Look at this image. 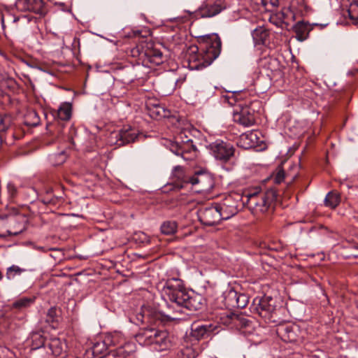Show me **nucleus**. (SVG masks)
Returning <instances> with one entry per match:
<instances>
[{
  "instance_id": "a878e982",
  "label": "nucleus",
  "mask_w": 358,
  "mask_h": 358,
  "mask_svg": "<svg viewBox=\"0 0 358 358\" xmlns=\"http://www.w3.org/2000/svg\"><path fill=\"white\" fill-rule=\"evenodd\" d=\"M34 297H22L15 301L12 305V307L13 308L21 310L32 305L34 302Z\"/></svg>"
},
{
  "instance_id": "aec40b11",
  "label": "nucleus",
  "mask_w": 358,
  "mask_h": 358,
  "mask_svg": "<svg viewBox=\"0 0 358 358\" xmlns=\"http://www.w3.org/2000/svg\"><path fill=\"white\" fill-rule=\"evenodd\" d=\"M215 329V327L211 324H194L192 326L191 335L196 340H200L205 338L209 334L212 333Z\"/></svg>"
},
{
  "instance_id": "f8f14e48",
  "label": "nucleus",
  "mask_w": 358,
  "mask_h": 358,
  "mask_svg": "<svg viewBox=\"0 0 358 358\" xmlns=\"http://www.w3.org/2000/svg\"><path fill=\"white\" fill-rule=\"evenodd\" d=\"M227 7L226 3L222 0H217L213 3H203L196 15L201 17H212L221 13Z\"/></svg>"
},
{
  "instance_id": "9d476101",
  "label": "nucleus",
  "mask_w": 358,
  "mask_h": 358,
  "mask_svg": "<svg viewBox=\"0 0 358 358\" xmlns=\"http://www.w3.org/2000/svg\"><path fill=\"white\" fill-rule=\"evenodd\" d=\"M233 120L245 127H251L255 124V111L248 106L237 108L234 112Z\"/></svg>"
},
{
  "instance_id": "f3484780",
  "label": "nucleus",
  "mask_w": 358,
  "mask_h": 358,
  "mask_svg": "<svg viewBox=\"0 0 358 358\" xmlns=\"http://www.w3.org/2000/svg\"><path fill=\"white\" fill-rule=\"evenodd\" d=\"M186 299L184 309L194 311L201 309L203 306L204 299L201 294L188 292Z\"/></svg>"
},
{
  "instance_id": "72a5a7b5",
  "label": "nucleus",
  "mask_w": 358,
  "mask_h": 358,
  "mask_svg": "<svg viewBox=\"0 0 358 358\" xmlns=\"http://www.w3.org/2000/svg\"><path fill=\"white\" fill-rule=\"evenodd\" d=\"M263 6L267 10H271L278 6V0H260V2Z\"/></svg>"
},
{
  "instance_id": "393cba45",
  "label": "nucleus",
  "mask_w": 358,
  "mask_h": 358,
  "mask_svg": "<svg viewBox=\"0 0 358 358\" xmlns=\"http://www.w3.org/2000/svg\"><path fill=\"white\" fill-rule=\"evenodd\" d=\"M252 36L256 43L265 44L268 37V32L266 29L259 27L255 29Z\"/></svg>"
},
{
  "instance_id": "79ce46f5",
  "label": "nucleus",
  "mask_w": 358,
  "mask_h": 358,
  "mask_svg": "<svg viewBox=\"0 0 358 358\" xmlns=\"http://www.w3.org/2000/svg\"><path fill=\"white\" fill-rule=\"evenodd\" d=\"M17 20H19V17H15V18L13 19V22H17Z\"/></svg>"
},
{
  "instance_id": "20e7f679",
  "label": "nucleus",
  "mask_w": 358,
  "mask_h": 358,
  "mask_svg": "<svg viewBox=\"0 0 358 358\" xmlns=\"http://www.w3.org/2000/svg\"><path fill=\"white\" fill-rule=\"evenodd\" d=\"M169 150L184 160H192L196 157V148L193 144L191 132L187 129L180 131L176 136L175 141H169Z\"/></svg>"
},
{
  "instance_id": "b1692460",
  "label": "nucleus",
  "mask_w": 358,
  "mask_h": 358,
  "mask_svg": "<svg viewBox=\"0 0 358 358\" xmlns=\"http://www.w3.org/2000/svg\"><path fill=\"white\" fill-rule=\"evenodd\" d=\"M229 296L234 299L236 301L235 304H233V306H236L240 308H245L249 302V298L246 294H238L234 290H230L229 292Z\"/></svg>"
},
{
  "instance_id": "2f4dec72",
  "label": "nucleus",
  "mask_w": 358,
  "mask_h": 358,
  "mask_svg": "<svg viewBox=\"0 0 358 358\" xmlns=\"http://www.w3.org/2000/svg\"><path fill=\"white\" fill-rule=\"evenodd\" d=\"M92 350L94 356L103 355L107 350L106 344L103 341L96 342L93 345Z\"/></svg>"
},
{
  "instance_id": "58836bf2",
  "label": "nucleus",
  "mask_w": 358,
  "mask_h": 358,
  "mask_svg": "<svg viewBox=\"0 0 358 358\" xmlns=\"http://www.w3.org/2000/svg\"><path fill=\"white\" fill-rule=\"evenodd\" d=\"M353 5H351V8L348 11V15L350 17V19L352 20V23L355 25L358 24V18L356 17L352 16V7Z\"/></svg>"
},
{
  "instance_id": "f03ea898",
  "label": "nucleus",
  "mask_w": 358,
  "mask_h": 358,
  "mask_svg": "<svg viewBox=\"0 0 358 358\" xmlns=\"http://www.w3.org/2000/svg\"><path fill=\"white\" fill-rule=\"evenodd\" d=\"M221 40L217 34L208 35L203 39V42L200 43L201 51L200 53L201 59H192L196 61L198 59L199 62L195 64H190L192 69H201L205 68L210 64L217 58L221 52Z\"/></svg>"
},
{
  "instance_id": "dca6fc26",
  "label": "nucleus",
  "mask_w": 358,
  "mask_h": 358,
  "mask_svg": "<svg viewBox=\"0 0 358 358\" xmlns=\"http://www.w3.org/2000/svg\"><path fill=\"white\" fill-rule=\"evenodd\" d=\"M320 26L321 29L324 28L327 24H310L303 21L298 22L294 26V31L296 33V38L299 41H303L308 37L309 32L312 30L313 26Z\"/></svg>"
},
{
  "instance_id": "4c0bfd02",
  "label": "nucleus",
  "mask_w": 358,
  "mask_h": 358,
  "mask_svg": "<svg viewBox=\"0 0 358 358\" xmlns=\"http://www.w3.org/2000/svg\"><path fill=\"white\" fill-rule=\"evenodd\" d=\"M47 315H48V317H49L50 320H52L56 315L55 308H53V307L50 308L47 313Z\"/></svg>"
},
{
  "instance_id": "a19ab883",
  "label": "nucleus",
  "mask_w": 358,
  "mask_h": 358,
  "mask_svg": "<svg viewBox=\"0 0 358 358\" xmlns=\"http://www.w3.org/2000/svg\"><path fill=\"white\" fill-rule=\"evenodd\" d=\"M250 138H252V137H253V136H255V137H256V136H257V135H256V134H255V133H250Z\"/></svg>"
},
{
  "instance_id": "c756f323",
  "label": "nucleus",
  "mask_w": 358,
  "mask_h": 358,
  "mask_svg": "<svg viewBox=\"0 0 358 358\" xmlns=\"http://www.w3.org/2000/svg\"><path fill=\"white\" fill-rule=\"evenodd\" d=\"M177 229V223L175 221H166L161 225V231L166 235L174 234Z\"/></svg>"
},
{
  "instance_id": "ea45409f",
  "label": "nucleus",
  "mask_w": 358,
  "mask_h": 358,
  "mask_svg": "<svg viewBox=\"0 0 358 358\" xmlns=\"http://www.w3.org/2000/svg\"><path fill=\"white\" fill-rule=\"evenodd\" d=\"M341 188L342 190H343L345 188H347V189L351 188V186L349 185L348 182H343L341 183Z\"/></svg>"
},
{
  "instance_id": "423d86ee",
  "label": "nucleus",
  "mask_w": 358,
  "mask_h": 358,
  "mask_svg": "<svg viewBox=\"0 0 358 358\" xmlns=\"http://www.w3.org/2000/svg\"><path fill=\"white\" fill-rule=\"evenodd\" d=\"M245 204L243 196L233 193L227 196L220 203L217 204L223 220H228L238 212L239 208Z\"/></svg>"
},
{
  "instance_id": "5701e85b",
  "label": "nucleus",
  "mask_w": 358,
  "mask_h": 358,
  "mask_svg": "<svg viewBox=\"0 0 358 358\" xmlns=\"http://www.w3.org/2000/svg\"><path fill=\"white\" fill-rule=\"evenodd\" d=\"M45 341L41 332H33L31 334L27 340L28 343L31 345V350H37L41 347L45 346Z\"/></svg>"
},
{
  "instance_id": "6ab92c4d",
  "label": "nucleus",
  "mask_w": 358,
  "mask_h": 358,
  "mask_svg": "<svg viewBox=\"0 0 358 358\" xmlns=\"http://www.w3.org/2000/svg\"><path fill=\"white\" fill-rule=\"evenodd\" d=\"M171 346V341L169 334L164 330H159L156 337L153 348L157 351H163L169 349Z\"/></svg>"
},
{
  "instance_id": "1a4fd4ad",
  "label": "nucleus",
  "mask_w": 358,
  "mask_h": 358,
  "mask_svg": "<svg viewBox=\"0 0 358 358\" xmlns=\"http://www.w3.org/2000/svg\"><path fill=\"white\" fill-rule=\"evenodd\" d=\"M199 220L206 226H213L220 223L223 220L218 209L215 206L203 207L197 211Z\"/></svg>"
},
{
  "instance_id": "473e14b6",
  "label": "nucleus",
  "mask_w": 358,
  "mask_h": 358,
  "mask_svg": "<svg viewBox=\"0 0 358 358\" xmlns=\"http://www.w3.org/2000/svg\"><path fill=\"white\" fill-rule=\"evenodd\" d=\"M24 271H25V269L21 268L18 266L13 265L8 268L6 272V277L9 280L13 279L15 275H20Z\"/></svg>"
},
{
  "instance_id": "cd10ccee",
  "label": "nucleus",
  "mask_w": 358,
  "mask_h": 358,
  "mask_svg": "<svg viewBox=\"0 0 358 358\" xmlns=\"http://www.w3.org/2000/svg\"><path fill=\"white\" fill-rule=\"evenodd\" d=\"M12 122L11 117L8 115L0 114V140L5 141L2 133L5 132L10 126Z\"/></svg>"
},
{
  "instance_id": "37998d69",
  "label": "nucleus",
  "mask_w": 358,
  "mask_h": 358,
  "mask_svg": "<svg viewBox=\"0 0 358 358\" xmlns=\"http://www.w3.org/2000/svg\"><path fill=\"white\" fill-rule=\"evenodd\" d=\"M4 21L2 20V25L3 26Z\"/></svg>"
},
{
  "instance_id": "9b49d317",
  "label": "nucleus",
  "mask_w": 358,
  "mask_h": 358,
  "mask_svg": "<svg viewBox=\"0 0 358 358\" xmlns=\"http://www.w3.org/2000/svg\"><path fill=\"white\" fill-rule=\"evenodd\" d=\"M271 301L272 299L269 296L256 297L252 301L251 309L261 317H266L274 310Z\"/></svg>"
},
{
  "instance_id": "4be33fe9",
  "label": "nucleus",
  "mask_w": 358,
  "mask_h": 358,
  "mask_svg": "<svg viewBox=\"0 0 358 358\" xmlns=\"http://www.w3.org/2000/svg\"><path fill=\"white\" fill-rule=\"evenodd\" d=\"M47 346L55 356L62 355L66 348V343L57 337L50 338Z\"/></svg>"
},
{
  "instance_id": "6e6552de",
  "label": "nucleus",
  "mask_w": 358,
  "mask_h": 358,
  "mask_svg": "<svg viewBox=\"0 0 358 358\" xmlns=\"http://www.w3.org/2000/svg\"><path fill=\"white\" fill-rule=\"evenodd\" d=\"M138 134L136 129L130 126H126L119 131L111 132L108 136V143L111 145L122 146L134 142Z\"/></svg>"
},
{
  "instance_id": "39448f33",
  "label": "nucleus",
  "mask_w": 358,
  "mask_h": 358,
  "mask_svg": "<svg viewBox=\"0 0 358 358\" xmlns=\"http://www.w3.org/2000/svg\"><path fill=\"white\" fill-rule=\"evenodd\" d=\"M173 176L183 183L200 185V190H206L212 187L211 177L203 171H199L192 176H189L186 174L182 166H177L173 169Z\"/></svg>"
},
{
  "instance_id": "a211bd4d",
  "label": "nucleus",
  "mask_w": 358,
  "mask_h": 358,
  "mask_svg": "<svg viewBox=\"0 0 358 358\" xmlns=\"http://www.w3.org/2000/svg\"><path fill=\"white\" fill-rule=\"evenodd\" d=\"M135 350V346L131 343H127L114 350L108 352L105 358H127Z\"/></svg>"
},
{
  "instance_id": "412c9836",
  "label": "nucleus",
  "mask_w": 358,
  "mask_h": 358,
  "mask_svg": "<svg viewBox=\"0 0 358 358\" xmlns=\"http://www.w3.org/2000/svg\"><path fill=\"white\" fill-rule=\"evenodd\" d=\"M296 326L289 325L279 327L277 332L284 341L292 343L296 341Z\"/></svg>"
},
{
  "instance_id": "e433bc0d",
  "label": "nucleus",
  "mask_w": 358,
  "mask_h": 358,
  "mask_svg": "<svg viewBox=\"0 0 358 358\" xmlns=\"http://www.w3.org/2000/svg\"><path fill=\"white\" fill-rule=\"evenodd\" d=\"M284 177H285L284 172L282 171H280L277 173V175L275 178V180L277 183H280L284 180Z\"/></svg>"
},
{
  "instance_id": "ddd939ff",
  "label": "nucleus",
  "mask_w": 358,
  "mask_h": 358,
  "mask_svg": "<svg viewBox=\"0 0 358 358\" xmlns=\"http://www.w3.org/2000/svg\"><path fill=\"white\" fill-rule=\"evenodd\" d=\"M139 56L143 65L150 69L162 64L164 61L162 52L157 49L147 50Z\"/></svg>"
},
{
  "instance_id": "7c9ffc66",
  "label": "nucleus",
  "mask_w": 358,
  "mask_h": 358,
  "mask_svg": "<svg viewBox=\"0 0 358 358\" xmlns=\"http://www.w3.org/2000/svg\"><path fill=\"white\" fill-rule=\"evenodd\" d=\"M49 159L52 165L59 166L62 164L66 161V155L64 151L57 154H52L50 155Z\"/></svg>"
},
{
  "instance_id": "c9c22d12",
  "label": "nucleus",
  "mask_w": 358,
  "mask_h": 358,
  "mask_svg": "<svg viewBox=\"0 0 358 358\" xmlns=\"http://www.w3.org/2000/svg\"><path fill=\"white\" fill-rule=\"evenodd\" d=\"M7 190L10 197H14L17 194V188L12 182L8 183Z\"/></svg>"
},
{
  "instance_id": "2eb2a0df",
  "label": "nucleus",
  "mask_w": 358,
  "mask_h": 358,
  "mask_svg": "<svg viewBox=\"0 0 358 358\" xmlns=\"http://www.w3.org/2000/svg\"><path fill=\"white\" fill-rule=\"evenodd\" d=\"M15 5L21 11H32L38 14L43 13V0H17Z\"/></svg>"
},
{
  "instance_id": "7ed1b4c3",
  "label": "nucleus",
  "mask_w": 358,
  "mask_h": 358,
  "mask_svg": "<svg viewBox=\"0 0 358 358\" xmlns=\"http://www.w3.org/2000/svg\"><path fill=\"white\" fill-rule=\"evenodd\" d=\"M243 199L252 213L257 215L265 213L268 210L271 203L275 199V193L271 189L264 192L255 189L245 193Z\"/></svg>"
},
{
  "instance_id": "0eeeda50",
  "label": "nucleus",
  "mask_w": 358,
  "mask_h": 358,
  "mask_svg": "<svg viewBox=\"0 0 358 358\" xmlns=\"http://www.w3.org/2000/svg\"><path fill=\"white\" fill-rule=\"evenodd\" d=\"M213 156L222 162L229 161L234 155L235 148L232 145L222 140H216L208 145Z\"/></svg>"
},
{
  "instance_id": "f257e3e1",
  "label": "nucleus",
  "mask_w": 358,
  "mask_h": 358,
  "mask_svg": "<svg viewBox=\"0 0 358 358\" xmlns=\"http://www.w3.org/2000/svg\"><path fill=\"white\" fill-rule=\"evenodd\" d=\"M164 294L170 301L169 312L162 313L150 306H143L136 315L141 323L157 324L158 322L178 320L183 313L188 292L183 287L182 281L178 278L168 280L163 287Z\"/></svg>"
},
{
  "instance_id": "4468645a",
  "label": "nucleus",
  "mask_w": 358,
  "mask_h": 358,
  "mask_svg": "<svg viewBox=\"0 0 358 358\" xmlns=\"http://www.w3.org/2000/svg\"><path fill=\"white\" fill-rule=\"evenodd\" d=\"M159 331V329L155 327L143 328L140 329L139 332L136 334V341L141 345L153 346Z\"/></svg>"
},
{
  "instance_id": "bb28decb",
  "label": "nucleus",
  "mask_w": 358,
  "mask_h": 358,
  "mask_svg": "<svg viewBox=\"0 0 358 358\" xmlns=\"http://www.w3.org/2000/svg\"><path fill=\"white\" fill-rule=\"evenodd\" d=\"M57 117L62 120H69L71 117V105L67 103L62 104L57 110Z\"/></svg>"
},
{
  "instance_id": "c85d7f7f",
  "label": "nucleus",
  "mask_w": 358,
  "mask_h": 358,
  "mask_svg": "<svg viewBox=\"0 0 358 358\" xmlns=\"http://www.w3.org/2000/svg\"><path fill=\"white\" fill-rule=\"evenodd\" d=\"M340 196L336 192H329L324 199V203L327 206L332 208H336L340 203Z\"/></svg>"
},
{
  "instance_id": "f704fd0d",
  "label": "nucleus",
  "mask_w": 358,
  "mask_h": 358,
  "mask_svg": "<svg viewBox=\"0 0 358 358\" xmlns=\"http://www.w3.org/2000/svg\"><path fill=\"white\" fill-rule=\"evenodd\" d=\"M24 229H25L24 224L21 223L18 225L17 229L10 228V229H8L7 231V232L9 235L17 236V235L20 234V233H22Z\"/></svg>"
}]
</instances>
